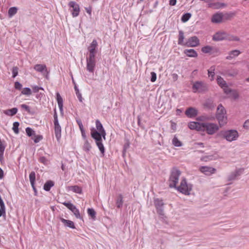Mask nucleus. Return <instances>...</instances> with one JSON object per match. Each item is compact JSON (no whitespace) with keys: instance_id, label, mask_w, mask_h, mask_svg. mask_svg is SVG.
<instances>
[{"instance_id":"f257e3e1","label":"nucleus","mask_w":249,"mask_h":249,"mask_svg":"<svg viewBox=\"0 0 249 249\" xmlns=\"http://www.w3.org/2000/svg\"><path fill=\"white\" fill-rule=\"evenodd\" d=\"M188 126L191 130L204 132L209 135H213L216 133L220 127L217 124L215 123L198 122H190L188 123Z\"/></svg>"},{"instance_id":"f03ea898","label":"nucleus","mask_w":249,"mask_h":249,"mask_svg":"<svg viewBox=\"0 0 249 249\" xmlns=\"http://www.w3.org/2000/svg\"><path fill=\"white\" fill-rule=\"evenodd\" d=\"M213 39L215 41H220L224 39L230 41H238L239 39L237 36L229 35L227 33L222 31L215 33L213 36Z\"/></svg>"},{"instance_id":"7ed1b4c3","label":"nucleus","mask_w":249,"mask_h":249,"mask_svg":"<svg viewBox=\"0 0 249 249\" xmlns=\"http://www.w3.org/2000/svg\"><path fill=\"white\" fill-rule=\"evenodd\" d=\"M91 137L95 140L97 146L104 156L105 153V148L102 142V140L101 135L99 134L97 131L93 128L91 130Z\"/></svg>"},{"instance_id":"20e7f679","label":"nucleus","mask_w":249,"mask_h":249,"mask_svg":"<svg viewBox=\"0 0 249 249\" xmlns=\"http://www.w3.org/2000/svg\"><path fill=\"white\" fill-rule=\"evenodd\" d=\"M180 175V172L178 170L174 169L172 171L169 180L170 187H175L176 186Z\"/></svg>"},{"instance_id":"39448f33","label":"nucleus","mask_w":249,"mask_h":249,"mask_svg":"<svg viewBox=\"0 0 249 249\" xmlns=\"http://www.w3.org/2000/svg\"><path fill=\"white\" fill-rule=\"evenodd\" d=\"M224 138L228 141L232 142L235 141L238 137V133L236 130H230L223 132L222 133Z\"/></svg>"},{"instance_id":"423d86ee","label":"nucleus","mask_w":249,"mask_h":249,"mask_svg":"<svg viewBox=\"0 0 249 249\" xmlns=\"http://www.w3.org/2000/svg\"><path fill=\"white\" fill-rule=\"evenodd\" d=\"M68 5L70 7V10L73 18L76 17L79 15L80 12L79 5L74 1H71L69 2Z\"/></svg>"},{"instance_id":"0eeeda50","label":"nucleus","mask_w":249,"mask_h":249,"mask_svg":"<svg viewBox=\"0 0 249 249\" xmlns=\"http://www.w3.org/2000/svg\"><path fill=\"white\" fill-rule=\"evenodd\" d=\"M192 89L194 92H202L207 89V86L202 82L197 81L194 83Z\"/></svg>"},{"instance_id":"6e6552de","label":"nucleus","mask_w":249,"mask_h":249,"mask_svg":"<svg viewBox=\"0 0 249 249\" xmlns=\"http://www.w3.org/2000/svg\"><path fill=\"white\" fill-rule=\"evenodd\" d=\"M178 190L185 195H189L191 190V187L188 185L185 179H182L180 185L178 187Z\"/></svg>"},{"instance_id":"1a4fd4ad","label":"nucleus","mask_w":249,"mask_h":249,"mask_svg":"<svg viewBox=\"0 0 249 249\" xmlns=\"http://www.w3.org/2000/svg\"><path fill=\"white\" fill-rule=\"evenodd\" d=\"M87 69L90 72L93 73L96 65L95 57L89 56L87 58Z\"/></svg>"},{"instance_id":"9d476101","label":"nucleus","mask_w":249,"mask_h":249,"mask_svg":"<svg viewBox=\"0 0 249 249\" xmlns=\"http://www.w3.org/2000/svg\"><path fill=\"white\" fill-rule=\"evenodd\" d=\"M62 204L65 206L67 208L70 210L74 214L75 216L78 219H81L82 217L80 215L79 211L76 207L72 203L70 202H63Z\"/></svg>"},{"instance_id":"9b49d317","label":"nucleus","mask_w":249,"mask_h":249,"mask_svg":"<svg viewBox=\"0 0 249 249\" xmlns=\"http://www.w3.org/2000/svg\"><path fill=\"white\" fill-rule=\"evenodd\" d=\"M199 45V39L196 36L189 38L185 42V46L188 47H196Z\"/></svg>"},{"instance_id":"f8f14e48","label":"nucleus","mask_w":249,"mask_h":249,"mask_svg":"<svg viewBox=\"0 0 249 249\" xmlns=\"http://www.w3.org/2000/svg\"><path fill=\"white\" fill-rule=\"evenodd\" d=\"M97 46L98 43L96 40H93L92 42L90 43V44L88 48V51L89 52V56L95 57V55L96 53V49L97 48Z\"/></svg>"},{"instance_id":"ddd939ff","label":"nucleus","mask_w":249,"mask_h":249,"mask_svg":"<svg viewBox=\"0 0 249 249\" xmlns=\"http://www.w3.org/2000/svg\"><path fill=\"white\" fill-rule=\"evenodd\" d=\"M216 81L218 85L223 89L224 92L228 94L230 89L228 87L226 81L220 76L217 77Z\"/></svg>"},{"instance_id":"4468645a","label":"nucleus","mask_w":249,"mask_h":249,"mask_svg":"<svg viewBox=\"0 0 249 249\" xmlns=\"http://www.w3.org/2000/svg\"><path fill=\"white\" fill-rule=\"evenodd\" d=\"M154 205L157 210V213L160 214H163L162 207L164 205L163 200L160 198H156L154 201Z\"/></svg>"},{"instance_id":"2eb2a0df","label":"nucleus","mask_w":249,"mask_h":249,"mask_svg":"<svg viewBox=\"0 0 249 249\" xmlns=\"http://www.w3.org/2000/svg\"><path fill=\"white\" fill-rule=\"evenodd\" d=\"M199 170L204 174L207 176H210L214 173L216 171V169L212 167L204 166H201L199 168Z\"/></svg>"},{"instance_id":"dca6fc26","label":"nucleus","mask_w":249,"mask_h":249,"mask_svg":"<svg viewBox=\"0 0 249 249\" xmlns=\"http://www.w3.org/2000/svg\"><path fill=\"white\" fill-rule=\"evenodd\" d=\"M223 19V15L222 13H216L213 15L211 21L214 23L222 22Z\"/></svg>"},{"instance_id":"f3484780","label":"nucleus","mask_w":249,"mask_h":249,"mask_svg":"<svg viewBox=\"0 0 249 249\" xmlns=\"http://www.w3.org/2000/svg\"><path fill=\"white\" fill-rule=\"evenodd\" d=\"M216 118L218 121L219 126L220 127H221L227 124V118L226 114L220 113H219V114H216Z\"/></svg>"},{"instance_id":"a211bd4d","label":"nucleus","mask_w":249,"mask_h":249,"mask_svg":"<svg viewBox=\"0 0 249 249\" xmlns=\"http://www.w3.org/2000/svg\"><path fill=\"white\" fill-rule=\"evenodd\" d=\"M96 127L97 130L98 131L97 132L99 133V134L101 135V137H102L105 140L106 133L103 127L102 124L98 120L96 121Z\"/></svg>"},{"instance_id":"6ab92c4d","label":"nucleus","mask_w":249,"mask_h":249,"mask_svg":"<svg viewBox=\"0 0 249 249\" xmlns=\"http://www.w3.org/2000/svg\"><path fill=\"white\" fill-rule=\"evenodd\" d=\"M185 115L189 118H194L197 116L198 110L193 107L188 108L185 111Z\"/></svg>"},{"instance_id":"aec40b11","label":"nucleus","mask_w":249,"mask_h":249,"mask_svg":"<svg viewBox=\"0 0 249 249\" xmlns=\"http://www.w3.org/2000/svg\"><path fill=\"white\" fill-rule=\"evenodd\" d=\"M54 133L56 139L59 141L61 137V128L59 123H54Z\"/></svg>"},{"instance_id":"412c9836","label":"nucleus","mask_w":249,"mask_h":249,"mask_svg":"<svg viewBox=\"0 0 249 249\" xmlns=\"http://www.w3.org/2000/svg\"><path fill=\"white\" fill-rule=\"evenodd\" d=\"M201 51L205 53H218V49L210 46H206L201 48Z\"/></svg>"},{"instance_id":"4be33fe9","label":"nucleus","mask_w":249,"mask_h":249,"mask_svg":"<svg viewBox=\"0 0 249 249\" xmlns=\"http://www.w3.org/2000/svg\"><path fill=\"white\" fill-rule=\"evenodd\" d=\"M184 53L190 57H196L198 55L194 49H186L184 50Z\"/></svg>"},{"instance_id":"5701e85b","label":"nucleus","mask_w":249,"mask_h":249,"mask_svg":"<svg viewBox=\"0 0 249 249\" xmlns=\"http://www.w3.org/2000/svg\"><path fill=\"white\" fill-rule=\"evenodd\" d=\"M61 222L66 226L71 228V229H75V226L74 223L71 220L65 219L63 218L60 219Z\"/></svg>"},{"instance_id":"b1692460","label":"nucleus","mask_w":249,"mask_h":249,"mask_svg":"<svg viewBox=\"0 0 249 249\" xmlns=\"http://www.w3.org/2000/svg\"><path fill=\"white\" fill-rule=\"evenodd\" d=\"M225 6V4L224 3H220V2H215V3H209L208 5V7L214 9H218L222 7Z\"/></svg>"},{"instance_id":"393cba45","label":"nucleus","mask_w":249,"mask_h":249,"mask_svg":"<svg viewBox=\"0 0 249 249\" xmlns=\"http://www.w3.org/2000/svg\"><path fill=\"white\" fill-rule=\"evenodd\" d=\"M29 179L32 187L34 191H36V189L35 186V182L36 180V174L35 172L33 171L29 175Z\"/></svg>"},{"instance_id":"a878e982","label":"nucleus","mask_w":249,"mask_h":249,"mask_svg":"<svg viewBox=\"0 0 249 249\" xmlns=\"http://www.w3.org/2000/svg\"><path fill=\"white\" fill-rule=\"evenodd\" d=\"M3 112L7 115L12 116L17 113L18 109L16 107H14L12 109L4 110Z\"/></svg>"},{"instance_id":"bb28decb","label":"nucleus","mask_w":249,"mask_h":249,"mask_svg":"<svg viewBox=\"0 0 249 249\" xmlns=\"http://www.w3.org/2000/svg\"><path fill=\"white\" fill-rule=\"evenodd\" d=\"M34 69L38 72H42L44 71H47V68L45 65L36 64L34 66Z\"/></svg>"},{"instance_id":"cd10ccee","label":"nucleus","mask_w":249,"mask_h":249,"mask_svg":"<svg viewBox=\"0 0 249 249\" xmlns=\"http://www.w3.org/2000/svg\"><path fill=\"white\" fill-rule=\"evenodd\" d=\"M184 33L182 31H179L178 44L180 45L185 46V42H184Z\"/></svg>"},{"instance_id":"c85d7f7f","label":"nucleus","mask_w":249,"mask_h":249,"mask_svg":"<svg viewBox=\"0 0 249 249\" xmlns=\"http://www.w3.org/2000/svg\"><path fill=\"white\" fill-rule=\"evenodd\" d=\"M56 100L58 107L60 110H62L63 108V99L58 92L56 93Z\"/></svg>"},{"instance_id":"c756f323","label":"nucleus","mask_w":249,"mask_h":249,"mask_svg":"<svg viewBox=\"0 0 249 249\" xmlns=\"http://www.w3.org/2000/svg\"><path fill=\"white\" fill-rule=\"evenodd\" d=\"M214 71H215V67L212 66L208 70V76L210 78L211 81L213 80L214 76Z\"/></svg>"},{"instance_id":"7c9ffc66","label":"nucleus","mask_w":249,"mask_h":249,"mask_svg":"<svg viewBox=\"0 0 249 249\" xmlns=\"http://www.w3.org/2000/svg\"><path fill=\"white\" fill-rule=\"evenodd\" d=\"M54 185V183L52 181L49 180L47 181L44 185V189L45 191H49L51 188Z\"/></svg>"},{"instance_id":"2f4dec72","label":"nucleus","mask_w":249,"mask_h":249,"mask_svg":"<svg viewBox=\"0 0 249 249\" xmlns=\"http://www.w3.org/2000/svg\"><path fill=\"white\" fill-rule=\"evenodd\" d=\"M240 54V52L238 50H234L231 52L229 55L227 57V59H230L235 56H238Z\"/></svg>"},{"instance_id":"473e14b6","label":"nucleus","mask_w":249,"mask_h":249,"mask_svg":"<svg viewBox=\"0 0 249 249\" xmlns=\"http://www.w3.org/2000/svg\"><path fill=\"white\" fill-rule=\"evenodd\" d=\"M70 190L73 191L74 193H78V194H81L82 193V189L81 187L78 186H72L70 187Z\"/></svg>"},{"instance_id":"72a5a7b5","label":"nucleus","mask_w":249,"mask_h":249,"mask_svg":"<svg viewBox=\"0 0 249 249\" xmlns=\"http://www.w3.org/2000/svg\"><path fill=\"white\" fill-rule=\"evenodd\" d=\"M17 8L15 7L10 8L8 10V15L10 17H12L17 12Z\"/></svg>"},{"instance_id":"f704fd0d","label":"nucleus","mask_w":249,"mask_h":249,"mask_svg":"<svg viewBox=\"0 0 249 249\" xmlns=\"http://www.w3.org/2000/svg\"><path fill=\"white\" fill-rule=\"evenodd\" d=\"M88 214L93 219H95L96 217V212L92 208H89L87 210Z\"/></svg>"},{"instance_id":"c9c22d12","label":"nucleus","mask_w":249,"mask_h":249,"mask_svg":"<svg viewBox=\"0 0 249 249\" xmlns=\"http://www.w3.org/2000/svg\"><path fill=\"white\" fill-rule=\"evenodd\" d=\"M32 139L34 140V142L35 143H37L39 142L41 140L43 139V136L40 135H36V134L34 136V137H32Z\"/></svg>"},{"instance_id":"e433bc0d","label":"nucleus","mask_w":249,"mask_h":249,"mask_svg":"<svg viewBox=\"0 0 249 249\" xmlns=\"http://www.w3.org/2000/svg\"><path fill=\"white\" fill-rule=\"evenodd\" d=\"M27 135L29 137H34V136L36 134L35 131H34L30 127H27L25 129Z\"/></svg>"},{"instance_id":"4c0bfd02","label":"nucleus","mask_w":249,"mask_h":249,"mask_svg":"<svg viewBox=\"0 0 249 249\" xmlns=\"http://www.w3.org/2000/svg\"><path fill=\"white\" fill-rule=\"evenodd\" d=\"M172 142L175 146L179 147L182 145L181 142L176 137H174Z\"/></svg>"},{"instance_id":"58836bf2","label":"nucleus","mask_w":249,"mask_h":249,"mask_svg":"<svg viewBox=\"0 0 249 249\" xmlns=\"http://www.w3.org/2000/svg\"><path fill=\"white\" fill-rule=\"evenodd\" d=\"M219 113H222L224 114H226V112L224 107L221 105H219L217 108L216 114H219Z\"/></svg>"},{"instance_id":"ea45409f","label":"nucleus","mask_w":249,"mask_h":249,"mask_svg":"<svg viewBox=\"0 0 249 249\" xmlns=\"http://www.w3.org/2000/svg\"><path fill=\"white\" fill-rule=\"evenodd\" d=\"M191 17V14L190 13H186L184 14L181 17V20L183 22L187 21Z\"/></svg>"},{"instance_id":"a19ab883","label":"nucleus","mask_w":249,"mask_h":249,"mask_svg":"<svg viewBox=\"0 0 249 249\" xmlns=\"http://www.w3.org/2000/svg\"><path fill=\"white\" fill-rule=\"evenodd\" d=\"M91 148V145L89 142L86 140L83 145V149L86 151H89Z\"/></svg>"},{"instance_id":"79ce46f5","label":"nucleus","mask_w":249,"mask_h":249,"mask_svg":"<svg viewBox=\"0 0 249 249\" xmlns=\"http://www.w3.org/2000/svg\"><path fill=\"white\" fill-rule=\"evenodd\" d=\"M5 149V146L2 143V142L0 141V159L3 158L4 151Z\"/></svg>"},{"instance_id":"37998d69","label":"nucleus","mask_w":249,"mask_h":249,"mask_svg":"<svg viewBox=\"0 0 249 249\" xmlns=\"http://www.w3.org/2000/svg\"><path fill=\"white\" fill-rule=\"evenodd\" d=\"M18 126H19V123L18 122L14 123L12 129H13L14 132L17 134L19 133V130H18Z\"/></svg>"},{"instance_id":"c03bdc74","label":"nucleus","mask_w":249,"mask_h":249,"mask_svg":"<svg viewBox=\"0 0 249 249\" xmlns=\"http://www.w3.org/2000/svg\"><path fill=\"white\" fill-rule=\"evenodd\" d=\"M21 93L24 95H30L32 94V92L30 89L28 88H25L22 89Z\"/></svg>"},{"instance_id":"a18cd8bd","label":"nucleus","mask_w":249,"mask_h":249,"mask_svg":"<svg viewBox=\"0 0 249 249\" xmlns=\"http://www.w3.org/2000/svg\"><path fill=\"white\" fill-rule=\"evenodd\" d=\"M117 206L118 208H121L123 205V197L121 195L120 196L116 202Z\"/></svg>"},{"instance_id":"49530a36","label":"nucleus","mask_w":249,"mask_h":249,"mask_svg":"<svg viewBox=\"0 0 249 249\" xmlns=\"http://www.w3.org/2000/svg\"><path fill=\"white\" fill-rule=\"evenodd\" d=\"M18 68L17 67H14L12 68L13 77L15 78L18 74Z\"/></svg>"},{"instance_id":"de8ad7c7","label":"nucleus","mask_w":249,"mask_h":249,"mask_svg":"<svg viewBox=\"0 0 249 249\" xmlns=\"http://www.w3.org/2000/svg\"><path fill=\"white\" fill-rule=\"evenodd\" d=\"M208 120L209 118L203 115L199 116L196 118V120L200 122H203Z\"/></svg>"},{"instance_id":"09e8293b","label":"nucleus","mask_w":249,"mask_h":249,"mask_svg":"<svg viewBox=\"0 0 249 249\" xmlns=\"http://www.w3.org/2000/svg\"><path fill=\"white\" fill-rule=\"evenodd\" d=\"M231 93L232 97L234 99H236L238 97V94L236 91L235 90H231L230 89V91H229V93Z\"/></svg>"},{"instance_id":"8fccbe9b","label":"nucleus","mask_w":249,"mask_h":249,"mask_svg":"<svg viewBox=\"0 0 249 249\" xmlns=\"http://www.w3.org/2000/svg\"><path fill=\"white\" fill-rule=\"evenodd\" d=\"M151 81L152 82H154L155 81H156L157 79V74L155 72L153 71L151 72Z\"/></svg>"},{"instance_id":"3c124183","label":"nucleus","mask_w":249,"mask_h":249,"mask_svg":"<svg viewBox=\"0 0 249 249\" xmlns=\"http://www.w3.org/2000/svg\"><path fill=\"white\" fill-rule=\"evenodd\" d=\"M21 87H22V85L19 82H16L15 83V89H21Z\"/></svg>"},{"instance_id":"603ef678","label":"nucleus","mask_w":249,"mask_h":249,"mask_svg":"<svg viewBox=\"0 0 249 249\" xmlns=\"http://www.w3.org/2000/svg\"><path fill=\"white\" fill-rule=\"evenodd\" d=\"M0 208H2L3 209H5V204L4 203V202L1 197V196L0 195Z\"/></svg>"},{"instance_id":"864d4df0","label":"nucleus","mask_w":249,"mask_h":249,"mask_svg":"<svg viewBox=\"0 0 249 249\" xmlns=\"http://www.w3.org/2000/svg\"><path fill=\"white\" fill-rule=\"evenodd\" d=\"M32 89L35 92H37L39 91L40 89H43L42 88L39 87L37 86L32 87Z\"/></svg>"},{"instance_id":"5fc2aeb1","label":"nucleus","mask_w":249,"mask_h":249,"mask_svg":"<svg viewBox=\"0 0 249 249\" xmlns=\"http://www.w3.org/2000/svg\"><path fill=\"white\" fill-rule=\"evenodd\" d=\"M243 127L245 129H249V120H247L245 122Z\"/></svg>"},{"instance_id":"6e6d98bb","label":"nucleus","mask_w":249,"mask_h":249,"mask_svg":"<svg viewBox=\"0 0 249 249\" xmlns=\"http://www.w3.org/2000/svg\"><path fill=\"white\" fill-rule=\"evenodd\" d=\"M21 107L22 108L25 109L28 112H30V108L29 107L25 104H22L21 105Z\"/></svg>"},{"instance_id":"4d7b16f0","label":"nucleus","mask_w":249,"mask_h":249,"mask_svg":"<svg viewBox=\"0 0 249 249\" xmlns=\"http://www.w3.org/2000/svg\"><path fill=\"white\" fill-rule=\"evenodd\" d=\"M85 10L86 11V12L90 15L91 16V11H92V8L91 6H89V7H87V8H85Z\"/></svg>"},{"instance_id":"13d9d810","label":"nucleus","mask_w":249,"mask_h":249,"mask_svg":"<svg viewBox=\"0 0 249 249\" xmlns=\"http://www.w3.org/2000/svg\"><path fill=\"white\" fill-rule=\"evenodd\" d=\"M77 123L78 124V126L79 127L80 130L84 129L83 125L82 124V122L80 120H77Z\"/></svg>"},{"instance_id":"bf43d9fd","label":"nucleus","mask_w":249,"mask_h":249,"mask_svg":"<svg viewBox=\"0 0 249 249\" xmlns=\"http://www.w3.org/2000/svg\"><path fill=\"white\" fill-rule=\"evenodd\" d=\"M177 3V0H170L169 4L171 6L175 5Z\"/></svg>"},{"instance_id":"052dcab7","label":"nucleus","mask_w":249,"mask_h":249,"mask_svg":"<svg viewBox=\"0 0 249 249\" xmlns=\"http://www.w3.org/2000/svg\"><path fill=\"white\" fill-rule=\"evenodd\" d=\"M54 123H58V119H57V115L56 112H55L54 115Z\"/></svg>"},{"instance_id":"680f3d73","label":"nucleus","mask_w":249,"mask_h":249,"mask_svg":"<svg viewBox=\"0 0 249 249\" xmlns=\"http://www.w3.org/2000/svg\"><path fill=\"white\" fill-rule=\"evenodd\" d=\"M76 94H77V97H78L79 101L82 102L83 98H82L81 94L79 92H77Z\"/></svg>"},{"instance_id":"e2e57ef3","label":"nucleus","mask_w":249,"mask_h":249,"mask_svg":"<svg viewBox=\"0 0 249 249\" xmlns=\"http://www.w3.org/2000/svg\"><path fill=\"white\" fill-rule=\"evenodd\" d=\"M3 214H5V210L0 208V217Z\"/></svg>"},{"instance_id":"0e129e2a","label":"nucleus","mask_w":249,"mask_h":249,"mask_svg":"<svg viewBox=\"0 0 249 249\" xmlns=\"http://www.w3.org/2000/svg\"><path fill=\"white\" fill-rule=\"evenodd\" d=\"M3 177V170L0 168V179H2Z\"/></svg>"},{"instance_id":"69168bd1","label":"nucleus","mask_w":249,"mask_h":249,"mask_svg":"<svg viewBox=\"0 0 249 249\" xmlns=\"http://www.w3.org/2000/svg\"><path fill=\"white\" fill-rule=\"evenodd\" d=\"M81 132V134H82V136L84 138H86V134H85V131L84 129H82V130H80Z\"/></svg>"},{"instance_id":"338daca9","label":"nucleus","mask_w":249,"mask_h":249,"mask_svg":"<svg viewBox=\"0 0 249 249\" xmlns=\"http://www.w3.org/2000/svg\"><path fill=\"white\" fill-rule=\"evenodd\" d=\"M181 112L182 111L180 109H177L176 110V113L177 115H180Z\"/></svg>"},{"instance_id":"774afa93","label":"nucleus","mask_w":249,"mask_h":249,"mask_svg":"<svg viewBox=\"0 0 249 249\" xmlns=\"http://www.w3.org/2000/svg\"><path fill=\"white\" fill-rule=\"evenodd\" d=\"M246 80H247V82H249V77L247 78Z\"/></svg>"}]
</instances>
